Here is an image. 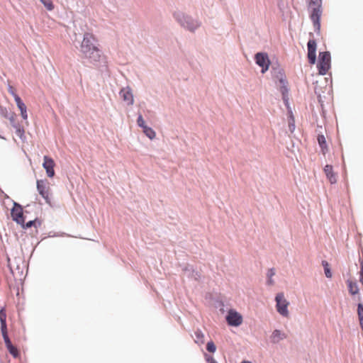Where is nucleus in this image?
Returning <instances> with one entry per match:
<instances>
[{
	"instance_id": "f257e3e1",
	"label": "nucleus",
	"mask_w": 363,
	"mask_h": 363,
	"mask_svg": "<svg viewBox=\"0 0 363 363\" xmlns=\"http://www.w3.org/2000/svg\"><path fill=\"white\" fill-rule=\"evenodd\" d=\"M81 55L89 63H97L99 62L101 52L99 48L98 40L94 34L85 33L80 45Z\"/></svg>"
},
{
	"instance_id": "f03ea898",
	"label": "nucleus",
	"mask_w": 363,
	"mask_h": 363,
	"mask_svg": "<svg viewBox=\"0 0 363 363\" xmlns=\"http://www.w3.org/2000/svg\"><path fill=\"white\" fill-rule=\"evenodd\" d=\"M38 194L43 196L48 204L51 205L50 184L46 179L37 181Z\"/></svg>"
},
{
	"instance_id": "7ed1b4c3",
	"label": "nucleus",
	"mask_w": 363,
	"mask_h": 363,
	"mask_svg": "<svg viewBox=\"0 0 363 363\" xmlns=\"http://www.w3.org/2000/svg\"><path fill=\"white\" fill-rule=\"evenodd\" d=\"M330 63H331V56L328 52H321L318 56V69L320 75L326 74L330 69Z\"/></svg>"
},
{
	"instance_id": "20e7f679",
	"label": "nucleus",
	"mask_w": 363,
	"mask_h": 363,
	"mask_svg": "<svg viewBox=\"0 0 363 363\" xmlns=\"http://www.w3.org/2000/svg\"><path fill=\"white\" fill-rule=\"evenodd\" d=\"M275 302H277V310L278 313L282 317H289V312L288 307L289 306V302L286 298H284L283 293H279L275 296Z\"/></svg>"
},
{
	"instance_id": "39448f33",
	"label": "nucleus",
	"mask_w": 363,
	"mask_h": 363,
	"mask_svg": "<svg viewBox=\"0 0 363 363\" xmlns=\"http://www.w3.org/2000/svg\"><path fill=\"white\" fill-rule=\"evenodd\" d=\"M226 320L229 325L237 327L242 323V316L235 309H229L226 316Z\"/></svg>"
},
{
	"instance_id": "423d86ee",
	"label": "nucleus",
	"mask_w": 363,
	"mask_h": 363,
	"mask_svg": "<svg viewBox=\"0 0 363 363\" xmlns=\"http://www.w3.org/2000/svg\"><path fill=\"white\" fill-rule=\"evenodd\" d=\"M311 8V19L313 22L315 30L319 31L320 28V18L322 14L321 5L309 7Z\"/></svg>"
},
{
	"instance_id": "0eeeda50",
	"label": "nucleus",
	"mask_w": 363,
	"mask_h": 363,
	"mask_svg": "<svg viewBox=\"0 0 363 363\" xmlns=\"http://www.w3.org/2000/svg\"><path fill=\"white\" fill-rule=\"evenodd\" d=\"M255 61L256 63L262 68V69H261V72L262 73H264L270 65V60L266 53L258 52L255 55Z\"/></svg>"
},
{
	"instance_id": "6e6552de",
	"label": "nucleus",
	"mask_w": 363,
	"mask_h": 363,
	"mask_svg": "<svg viewBox=\"0 0 363 363\" xmlns=\"http://www.w3.org/2000/svg\"><path fill=\"white\" fill-rule=\"evenodd\" d=\"M179 22L184 28H188L191 31H193L199 27L198 21H194L188 16L182 15L179 18Z\"/></svg>"
},
{
	"instance_id": "1a4fd4ad",
	"label": "nucleus",
	"mask_w": 363,
	"mask_h": 363,
	"mask_svg": "<svg viewBox=\"0 0 363 363\" xmlns=\"http://www.w3.org/2000/svg\"><path fill=\"white\" fill-rule=\"evenodd\" d=\"M316 48L317 43L315 40H310L308 42V57L309 63L311 65L316 62Z\"/></svg>"
},
{
	"instance_id": "9d476101",
	"label": "nucleus",
	"mask_w": 363,
	"mask_h": 363,
	"mask_svg": "<svg viewBox=\"0 0 363 363\" xmlns=\"http://www.w3.org/2000/svg\"><path fill=\"white\" fill-rule=\"evenodd\" d=\"M11 216L13 220L18 224L23 225L24 223L23 208L21 206L15 203L11 211Z\"/></svg>"
},
{
	"instance_id": "9b49d317",
	"label": "nucleus",
	"mask_w": 363,
	"mask_h": 363,
	"mask_svg": "<svg viewBox=\"0 0 363 363\" xmlns=\"http://www.w3.org/2000/svg\"><path fill=\"white\" fill-rule=\"evenodd\" d=\"M44 162H43V167L45 169L46 174L48 177L52 178L55 175V170L54 167L55 165V162L52 158L45 156L43 157Z\"/></svg>"
},
{
	"instance_id": "f8f14e48",
	"label": "nucleus",
	"mask_w": 363,
	"mask_h": 363,
	"mask_svg": "<svg viewBox=\"0 0 363 363\" xmlns=\"http://www.w3.org/2000/svg\"><path fill=\"white\" fill-rule=\"evenodd\" d=\"M120 96L128 106L134 104V96L129 87L123 88L120 91Z\"/></svg>"
},
{
	"instance_id": "ddd939ff",
	"label": "nucleus",
	"mask_w": 363,
	"mask_h": 363,
	"mask_svg": "<svg viewBox=\"0 0 363 363\" xmlns=\"http://www.w3.org/2000/svg\"><path fill=\"white\" fill-rule=\"evenodd\" d=\"M15 102H16V104L18 110H20V111H21V117L23 118V119L24 121H26V124H28V111H26V106L25 104L23 102L21 97H16Z\"/></svg>"
},
{
	"instance_id": "4468645a",
	"label": "nucleus",
	"mask_w": 363,
	"mask_h": 363,
	"mask_svg": "<svg viewBox=\"0 0 363 363\" xmlns=\"http://www.w3.org/2000/svg\"><path fill=\"white\" fill-rule=\"evenodd\" d=\"M3 339H4V342L6 346V348L9 353L13 355V357L16 358L18 355V352L16 347L12 344L10 341V339L8 336V333L1 334Z\"/></svg>"
},
{
	"instance_id": "2eb2a0df",
	"label": "nucleus",
	"mask_w": 363,
	"mask_h": 363,
	"mask_svg": "<svg viewBox=\"0 0 363 363\" xmlns=\"http://www.w3.org/2000/svg\"><path fill=\"white\" fill-rule=\"evenodd\" d=\"M324 172L325 173L326 177L329 180L330 183H331L332 184L336 183V174L333 172V168L331 164H326L325 166Z\"/></svg>"
},
{
	"instance_id": "dca6fc26",
	"label": "nucleus",
	"mask_w": 363,
	"mask_h": 363,
	"mask_svg": "<svg viewBox=\"0 0 363 363\" xmlns=\"http://www.w3.org/2000/svg\"><path fill=\"white\" fill-rule=\"evenodd\" d=\"M0 323L1 334L8 333L6 325V312L5 308L0 310Z\"/></svg>"
},
{
	"instance_id": "f3484780",
	"label": "nucleus",
	"mask_w": 363,
	"mask_h": 363,
	"mask_svg": "<svg viewBox=\"0 0 363 363\" xmlns=\"http://www.w3.org/2000/svg\"><path fill=\"white\" fill-rule=\"evenodd\" d=\"M347 284L349 290V293L351 296H356L359 294V288L356 281L348 279Z\"/></svg>"
},
{
	"instance_id": "a211bd4d",
	"label": "nucleus",
	"mask_w": 363,
	"mask_h": 363,
	"mask_svg": "<svg viewBox=\"0 0 363 363\" xmlns=\"http://www.w3.org/2000/svg\"><path fill=\"white\" fill-rule=\"evenodd\" d=\"M285 338H286V335L278 330H274L271 336V340L273 343H278L280 340Z\"/></svg>"
},
{
	"instance_id": "6ab92c4d",
	"label": "nucleus",
	"mask_w": 363,
	"mask_h": 363,
	"mask_svg": "<svg viewBox=\"0 0 363 363\" xmlns=\"http://www.w3.org/2000/svg\"><path fill=\"white\" fill-rule=\"evenodd\" d=\"M318 143L320 145L321 152L325 155L328 150V145L326 144V140L323 135H318Z\"/></svg>"
},
{
	"instance_id": "aec40b11",
	"label": "nucleus",
	"mask_w": 363,
	"mask_h": 363,
	"mask_svg": "<svg viewBox=\"0 0 363 363\" xmlns=\"http://www.w3.org/2000/svg\"><path fill=\"white\" fill-rule=\"evenodd\" d=\"M275 275V271L274 268H270L267 270V284L269 286H273L274 284L273 277Z\"/></svg>"
},
{
	"instance_id": "412c9836",
	"label": "nucleus",
	"mask_w": 363,
	"mask_h": 363,
	"mask_svg": "<svg viewBox=\"0 0 363 363\" xmlns=\"http://www.w3.org/2000/svg\"><path fill=\"white\" fill-rule=\"evenodd\" d=\"M195 342L196 344L204 343V335L202 331L199 330L195 331Z\"/></svg>"
},
{
	"instance_id": "4be33fe9",
	"label": "nucleus",
	"mask_w": 363,
	"mask_h": 363,
	"mask_svg": "<svg viewBox=\"0 0 363 363\" xmlns=\"http://www.w3.org/2000/svg\"><path fill=\"white\" fill-rule=\"evenodd\" d=\"M16 130V133L18 137L22 138L24 135L25 130L20 123H13V126Z\"/></svg>"
},
{
	"instance_id": "5701e85b",
	"label": "nucleus",
	"mask_w": 363,
	"mask_h": 363,
	"mask_svg": "<svg viewBox=\"0 0 363 363\" xmlns=\"http://www.w3.org/2000/svg\"><path fill=\"white\" fill-rule=\"evenodd\" d=\"M143 132L150 139H154L155 137V132L150 127H144Z\"/></svg>"
},
{
	"instance_id": "b1692460",
	"label": "nucleus",
	"mask_w": 363,
	"mask_h": 363,
	"mask_svg": "<svg viewBox=\"0 0 363 363\" xmlns=\"http://www.w3.org/2000/svg\"><path fill=\"white\" fill-rule=\"evenodd\" d=\"M40 1L41 3L43 4L45 7H46V9L48 11H52L54 9V6H53L52 0H40Z\"/></svg>"
},
{
	"instance_id": "393cba45",
	"label": "nucleus",
	"mask_w": 363,
	"mask_h": 363,
	"mask_svg": "<svg viewBox=\"0 0 363 363\" xmlns=\"http://www.w3.org/2000/svg\"><path fill=\"white\" fill-rule=\"evenodd\" d=\"M280 83L282 84L281 87V91L282 93V95L284 96L287 94L288 92V89L286 88V81L281 79H280Z\"/></svg>"
},
{
	"instance_id": "a878e982",
	"label": "nucleus",
	"mask_w": 363,
	"mask_h": 363,
	"mask_svg": "<svg viewBox=\"0 0 363 363\" xmlns=\"http://www.w3.org/2000/svg\"><path fill=\"white\" fill-rule=\"evenodd\" d=\"M357 315L359 320L363 318V304L361 303L357 305Z\"/></svg>"
},
{
	"instance_id": "bb28decb",
	"label": "nucleus",
	"mask_w": 363,
	"mask_h": 363,
	"mask_svg": "<svg viewBox=\"0 0 363 363\" xmlns=\"http://www.w3.org/2000/svg\"><path fill=\"white\" fill-rule=\"evenodd\" d=\"M206 350L210 352H214L216 351V345L213 342H209L206 344Z\"/></svg>"
},
{
	"instance_id": "cd10ccee",
	"label": "nucleus",
	"mask_w": 363,
	"mask_h": 363,
	"mask_svg": "<svg viewBox=\"0 0 363 363\" xmlns=\"http://www.w3.org/2000/svg\"><path fill=\"white\" fill-rule=\"evenodd\" d=\"M9 122L10 123L12 124V125L13 126V124H18L16 122V115L15 113L12 112L10 113V116H9Z\"/></svg>"
},
{
	"instance_id": "c85d7f7f",
	"label": "nucleus",
	"mask_w": 363,
	"mask_h": 363,
	"mask_svg": "<svg viewBox=\"0 0 363 363\" xmlns=\"http://www.w3.org/2000/svg\"><path fill=\"white\" fill-rule=\"evenodd\" d=\"M309 7L321 5V0H308Z\"/></svg>"
},
{
	"instance_id": "c756f323",
	"label": "nucleus",
	"mask_w": 363,
	"mask_h": 363,
	"mask_svg": "<svg viewBox=\"0 0 363 363\" xmlns=\"http://www.w3.org/2000/svg\"><path fill=\"white\" fill-rule=\"evenodd\" d=\"M137 124L142 127L143 128L147 126L145 125L143 117L141 115L138 117Z\"/></svg>"
},
{
	"instance_id": "7c9ffc66",
	"label": "nucleus",
	"mask_w": 363,
	"mask_h": 363,
	"mask_svg": "<svg viewBox=\"0 0 363 363\" xmlns=\"http://www.w3.org/2000/svg\"><path fill=\"white\" fill-rule=\"evenodd\" d=\"M8 91H9V93L14 97L15 101H16V97H19L16 94V90L14 89V88L12 86H9Z\"/></svg>"
},
{
	"instance_id": "2f4dec72",
	"label": "nucleus",
	"mask_w": 363,
	"mask_h": 363,
	"mask_svg": "<svg viewBox=\"0 0 363 363\" xmlns=\"http://www.w3.org/2000/svg\"><path fill=\"white\" fill-rule=\"evenodd\" d=\"M359 275H360V279H359V281L362 284L363 286V262L361 264L360 272H359Z\"/></svg>"
},
{
	"instance_id": "473e14b6",
	"label": "nucleus",
	"mask_w": 363,
	"mask_h": 363,
	"mask_svg": "<svg viewBox=\"0 0 363 363\" xmlns=\"http://www.w3.org/2000/svg\"><path fill=\"white\" fill-rule=\"evenodd\" d=\"M35 220H30L28 223H26L25 225H23V228H28L30 226H32L35 223Z\"/></svg>"
},
{
	"instance_id": "72a5a7b5",
	"label": "nucleus",
	"mask_w": 363,
	"mask_h": 363,
	"mask_svg": "<svg viewBox=\"0 0 363 363\" xmlns=\"http://www.w3.org/2000/svg\"><path fill=\"white\" fill-rule=\"evenodd\" d=\"M325 274L328 278H330L332 277V272L329 268H325Z\"/></svg>"
},
{
	"instance_id": "f704fd0d",
	"label": "nucleus",
	"mask_w": 363,
	"mask_h": 363,
	"mask_svg": "<svg viewBox=\"0 0 363 363\" xmlns=\"http://www.w3.org/2000/svg\"><path fill=\"white\" fill-rule=\"evenodd\" d=\"M206 361L208 362V363H216L213 357L211 356H206Z\"/></svg>"
},
{
	"instance_id": "c9c22d12",
	"label": "nucleus",
	"mask_w": 363,
	"mask_h": 363,
	"mask_svg": "<svg viewBox=\"0 0 363 363\" xmlns=\"http://www.w3.org/2000/svg\"><path fill=\"white\" fill-rule=\"evenodd\" d=\"M323 265L324 266L325 268H328V264L327 262L324 261L323 262Z\"/></svg>"
},
{
	"instance_id": "e433bc0d",
	"label": "nucleus",
	"mask_w": 363,
	"mask_h": 363,
	"mask_svg": "<svg viewBox=\"0 0 363 363\" xmlns=\"http://www.w3.org/2000/svg\"><path fill=\"white\" fill-rule=\"evenodd\" d=\"M359 322H360L361 328H363V318H361V320H359Z\"/></svg>"
},
{
	"instance_id": "4c0bfd02",
	"label": "nucleus",
	"mask_w": 363,
	"mask_h": 363,
	"mask_svg": "<svg viewBox=\"0 0 363 363\" xmlns=\"http://www.w3.org/2000/svg\"><path fill=\"white\" fill-rule=\"evenodd\" d=\"M242 363H252L251 362H248V361H243Z\"/></svg>"
},
{
	"instance_id": "58836bf2",
	"label": "nucleus",
	"mask_w": 363,
	"mask_h": 363,
	"mask_svg": "<svg viewBox=\"0 0 363 363\" xmlns=\"http://www.w3.org/2000/svg\"><path fill=\"white\" fill-rule=\"evenodd\" d=\"M362 331H363V328H362Z\"/></svg>"
}]
</instances>
